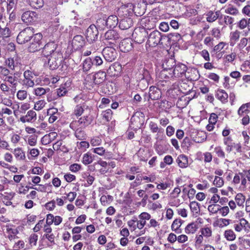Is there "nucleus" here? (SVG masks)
<instances>
[{
    "label": "nucleus",
    "mask_w": 250,
    "mask_h": 250,
    "mask_svg": "<svg viewBox=\"0 0 250 250\" xmlns=\"http://www.w3.org/2000/svg\"><path fill=\"white\" fill-rule=\"evenodd\" d=\"M168 37L169 39L173 42H177L181 39V35L178 33H170Z\"/></svg>",
    "instance_id": "47"
},
{
    "label": "nucleus",
    "mask_w": 250,
    "mask_h": 250,
    "mask_svg": "<svg viewBox=\"0 0 250 250\" xmlns=\"http://www.w3.org/2000/svg\"><path fill=\"white\" fill-rule=\"evenodd\" d=\"M83 128L77 127L76 129H72L75 131V136L79 140H84L85 138L86 134L83 130Z\"/></svg>",
    "instance_id": "32"
},
{
    "label": "nucleus",
    "mask_w": 250,
    "mask_h": 250,
    "mask_svg": "<svg viewBox=\"0 0 250 250\" xmlns=\"http://www.w3.org/2000/svg\"><path fill=\"white\" fill-rule=\"evenodd\" d=\"M93 63L91 58H86L83 62V69L85 72L88 71L92 67Z\"/></svg>",
    "instance_id": "36"
},
{
    "label": "nucleus",
    "mask_w": 250,
    "mask_h": 250,
    "mask_svg": "<svg viewBox=\"0 0 250 250\" xmlns=\"http://www.w3.org/2000/svg\"><path fill=\"white\" fill-rule=\"evenodd\" d=\"M247 26V20L245 19H242L237 23V27L240 29H244Z\"/></svg>",
    "instance_id": "61"
},
{
    "label": "nucleus",
    "mask_w": 250,
    "mask_h": 250,
    "mask_svg": "<svg viewBox=\"0 0 250 250\" xmlns=\"http://www.w3.org/2000/svg\"><path fill=\"white\" fill-rule=\"evenodd\" d=\"M119 48L123 52H127L131 50L133 46L131 39L126 38L122 40L120 43Z\"/></svg>",
    "instance_id": "19"
},
{
    "label": "nucleus",
    "mask_w": 250,
    "mask_h": 250,
    "mask_svg": "<svg viewBox=\"0 0 250 250\" xmlns=\"http://www.w3.org/2000/svg\"><path fill=\"white\" fill-rule=\"evenodd\" d=\"M21 73L19 72L11 73L8 77L3 78V81L8 82L10 84V86L16 90V87L18 85V78L21 77Z\"/></svg>",
    "instance_id": "14"
},
{
    "label": "nucleus",
    "mask_w": 250,
    "mask_h": 250,
    "mask_svg": "<svg viewBox=\"0 0 250 250\" xmlns=\"http://www.w3.org/2000/svg\"><path fill=\"white\" fill-rule=\"evenodd\" d=\"M0 73L3 76V79L10 75V70L3 66H0Z\"/></svg>",
    "instance_id": "53"
},
{
    "label": "nucleus",
    "mask_w": 250,
    "mask_h": 250,
    "mask_svg": "<svg viewBox=\"0 0 250 250\" xmlns=\"http://www.w3.org/2000/svg\"><path fill=\"white\" fill-rule=\"evenodd\" d=\"M91 122V120L88 116H83L80 118L78 121H72L70 124V127L71 129H76L77 127L84 128L89 125Z\"/></svg>",
    "instance_id": "8"
},
{
    "label": "nucleus",
    "mask_w": 250,
    "mask_h": 250,
    "mask_svg": "<svg viewBox=\"0 0 250 250\" xmlns=\"http://www.w3.org/2000/svg\"><path fill=\"white\" fill-rule=\"evenodd\" d=\"M215 97L222 103L228 102V94L224 90L218 89L216 92Z\"/></svg>",
    "instance_id": "27"
},
{
    "label": "nucleus",
    "mask_w": 250,
    "mask_h": 250,
    "mask_svg": "<svg viewBox=\"0 0 250 250\" xmlns=\"http://www.w3.org/2000/svg\"><path fill=\"white\" fill-rule=\"evenodd\" d=\"M85 43L84 39L82 35H76L72 41V45L75 50L80 49Z\"/></svg>",
    "instance_id": "18"
},
{
    "label": "nucleus",
    "mask_w": 250,
    "mask_h": 250,
    "mask_svg": "<svg viewBox=\"0 0 250 250\" xmlns=\"http://www.w3.org/2000/svg\"><path fill=\"white\" fill-rule=\"evenodd\" d=\"M106 73L102 71H100L93 75L90 76L92 77L93 83L95 84H99L104 81L106 78Z\"/></svg>",
    "instance_id": "20"
},
{
    "label": "nucleus",
    "mask_w": 250,
    "mask_h": 250,
    "mask_svg": "<svg viewBox=\"0 0 250 250\" xmlns=\"http://www.w3.org/2000/svg\"><path fill=\"white\" fill-rule=\"evenodd\" d=\"M106 21V27L107 28H114L119 23L118 18L117 16L112 15L109 16L107 19Z\"/></svg>",
    "instance_id": "24"
},
{
    "label": "nucleus",
    "mask_w": 250,
    "mask_h": 250,
    "mask_svg": "<svg viewBox=\"0 0 250 250\" xmlns=\"http://www.w3.org/2000/svg\"><path fill=\"white\" fill-rule=\"evenodd\" d=\"M222 18V15L220 10L216 12L209 11L206 14V20L208 22H213L217 19H220Z\"/></svg>",
    "instance_id": "17"
},
{
    "label": "nucleus",
    "mask_w": 250,
    "mask_h": 250,
    "mask_svg": "<svg viewBox=\"0 0 250 250\" xmlns=\"http://www.w3.org/2000/svg\"><path fill=\"white\" fill-rule=\"evenodd\" d=\"M198 229V225L194 222L188 224L185 229V233L187 234H194Z\"/></svg>",
    "instance_id": "31"
},
{
    "label": "nucleus",
    "mask_w": 250,
    "mask_h": 250,
    "mask_svg": "<svg viewBox=\"0 0 250 250\" xmlns=\"http://www.w3.org/2000/svg\"><path fill=\"white\" fill-rule=\"evenodd\" d=\"M224 23L226 25H229L230 28L232 27V23L234 21V19L229 16H225L224 18Z\"/></svg>",
    "instance_id": "54"
},
{
    "label": "nucleus",
    "mask_w": 250,
    "mask_h": 250,
    "mask_svg": "<svg viewBox=\"0 0 250 250\" xmlns=\"http://www.w3.org/2000/svg\"><path fill=\"white\" fill-rule=\"evenodd\" d=\"M93 161V158L92 154L90 153H86L83 155V163L85 165L91 164Z\"/></svg>",
    "instance_id": "41"
},
{
    "label": "nucleus",
    "mask_w": 250,
    "mask_h": 250,
    "mask_svg": "<svg viewBox=\"0 0 250 250\" xmlns=\"http://www.w3.org/2000/svg\"><path fill=\"white\" fill-rule=\"evenodd\" d=\"M224 236L228 241H233L236 238V235L231 229H228L225 231Z\"/></svg>",
    "instance_id": "40"
},
{
    "label": "nucleus",
    "mask_w": 250,
    "mask_h": 250,
    "mask_svg": "<svg viewBox=\"0 0 250 250\" xmlns=\"http://www.w3.org/2000/svg\"><path fill=\"white\" fill-rule=\"evenodd\" d=\"M67 92L66 88L63 85H61L60 88L57 89V95L59 97L64 96Z\"/></svg>",
    "instance_id": "55"
},
{
    "label": "nucleus",
    "mask_w": 250,
    "mask_h": 250,
    "mask_svg": "<svg viewBox=\"0 0 250 250\" xmlns=\"http://www.w3.org/2000/svg\"><path fill=\"white\" fill-rule=\"evenodd\" d=\"M147 38V44L150 47H155L163 43L161 42L163 38V35L158 30L151 32L148 35Z\"/></svg>",
    "instance_id": "3"
},
{
    "label": "nucleus",
    "mask_w": 250,
    "mask_h": 250,
    "mask_svg": "<svg viewBox=\"0 0 250 250\" xmlns=\"http://www.w3.org/2000/svg\"><path fill=\"white\" fill-rule=\"evenodd\" d=\"M83 108L82 105H77L75 108L74 114L77 116H80L83 113Z\"/></svg>",
    "instance_id": "62"
},
{
    "label": "nucleus",
    "mask_w": 250,
    "mask_h": 250,
    "mask_svg": "<svg viewBox=\"0 0 250 250\" xmlns=\"http://www.w3.org/2000/svg\"><path fill=\"white\" fill-rule=\"evenodd\" d=\"M161 97V91L160 89L155 86L149 87V97L152 100H157Z\"/></svg>",
    "instance_id": "21"
},
{
    "label": "nucleus",
    "mask_w": 250,
    "mask_h": 250,
    "mask_svg": "<svg viewBox=\"0 0 250 250\" xmlns=\"http://www.w3.org/2000/svg\"><path fill=\"white\" fill-rule=\"evenodd\" d=\"M35 75L33 72L27 70L23 73L24 79L22 81V84L25 87H32L35 83L34 82Z\"/></svg>",
    "instance_id": "9"
},
{
    "label": "nucleus",
    "mask_w": 250,
    "mask_h": 250,
    "mask_svg": "<svg viewBox=\"0 0 250 250\" xmlns=\"http://www.w3.org/2000/svg\"><path fill=\"white\" fill-rule=\"evenodd\" d=\"M34 29L28 27L21 30L17 37V41L19 44H23L28 42L34 36Z\"/></svg>",
    "instance_id": "2"
},
{
    "label": "nucleus",
    "mask_w": 250,
    "mask_h": 250,
    "mask_svg": "<svg viewBox=\"0 0 250 250\" xmlns=\"http://www.w3.org/2000/svg\"><path fill=\"white\" fill-rule=\"evenodd\" d=\"M144 24V26L143 28L146 30L153 29L156 26L155 19L153 18H147L145 20Z\"/></svg>",
    "instance_id": "29"
},
{
    "label": "nucleus",
    "mask_w": 250,
    "mask_h": 250,
    "mask_svg": "<svg viewBox=\"0 0 250 250\" xmlns=\"http://www.w3.org/2000/svg\"><path fill=\"white\" fill-rule=\"evenodd\" d=\"M172 71H169V70L164 69L161 71L160 75L162 79H167L169 78L174 77L173 75H171V73Z\"/></svg>",
    "instance_id": "45"
},
{
    "label": "nucleus",
    "mask_w": 250,
    "mask_h": 250,
    "mask_svg": "<svg viewBox=\"0 0 250 250\" xmlns=\"http://www.w3.org/2000/svg\"><path fill=\"white\" fill-rule=\"evenodd\" d=\"M176 162L178 166L181 168H185L188 166V158L184 155H180L178 157Z\"/></svg>",
    "instance_id": "30"
},
{
    "label": "nucleus",
    "mask_w": 250,
    "mask_h": 250,
    "mask_svg": "<svg viewBox=\"0 0 250 250\" xmlns=\"http://www.w3.org/2000/svg\"><path fill=\"white\" fill-rule=\"evenodd\" d=\"M201 234L205 237H209L212 235V230L211 228L206 227L202 228L201 229Z\"/></svg>",
    "instance_id": "48"
},
{
    "label": "nucleus",
    "mask_w": 250,
    "mask_h": 250,
    "mask_svg": "<svg viewBox=\"0 0 250 250\" xmlns=\"http://www.w3.org/2000/svg\"><path fill=\"white\" fill-rule=\"evenodd\" d=\"M57 44L54 42L47 43L43 47L42 51V54L43 56L47 57L54 54L55 52H61L57 50Z\"/></svg>",
    "instance_id": "10"
},
{
    "label": "nucleus",
    "mask_w": 250,
    "mask_h": 250,
    "mask_svg": "<svg viewBox=\"0 0 250 250\" xmlns=\"http://www.w3.org/2000/svg\"><path fill=\"white\" fill-rule=\"evenodd\" d=\"M214 152L218 157L221 159H224L225 158V153L221 146H216L214 148Z\"/></svg>",
    "instance_id": "43"
},
{
    "label": "nucleus",
    "mask_w": 250,
    "mask_h": 250,
    "mask_svg": "<svg viewBox=\"0 0 250 250\" xmlns=\"http://www.w3.org/2000/svg\"><path fill=\"white\" fill-rule=\"evenodd\" d=\"M5 63L8 68L12 70H15V68L18 66V62L16 60L12 58L6 59Z\"/></svg>",
    "instance_id": "33"
},
{
    "label": "nucleus",
    "mask_w": 250,
    "mask_h": 250,
    "mask_svg": "<svg viewBox=\"0 0 250 250\" xmlns=\"http://www.w3.org/2000/svg\"><path fill=\"white\" fill-rule=\"evenodd\" d=\"M38 239V236L37 234L33 233L32 234L29 239V243L31 245L36 246L37 242Z\"/></svg>",
    "instance_id": "57"
},
{
    "label": "nucleus",
    "mask_w": 250,
    "mask_h": 250,
    "mask_svg": "<svg viewBox=\"0 0 250 250\" xmlns=\"http://www.w3.org/2000/svg\"><path fill=\"white\" fill-rule=\"evenodd\" d=\"M248 39L246 38H242L237 45L238 48L241 50L243 49L248 44Z\"/></svg>",
    "instance_id": "58"
},
{
    "label": "nucleus",
    "mask_w": 250,
    "mask_h": 250,
    "mask_svg": "<svg viewBox=\"0 0 250 250\" xmlns=\"http://www.w3.org/2000/svg\"><path fill=\"white\" fill-rule=\"evenodd\" d=\"M28 144L31 146H34L37 144V137L34 135L30 136L27 140Z\"/></svg>",
    "instance_id": "64"
},
{
    "label": "nucleus",
    "mask_w": 250,
    "mask_h": 250,
    "mask_svg": "<svg viewBox=\"0 0 250 250\" xmlns=\"http://www.w3.org/2000/svg\"><path fill=\"white\" fill-rule=\"evenodd\" d=\"M92 62L93 64L99 66L102 64L103 61L102 59V58L100 56H95L93 59H92Z\"/></svg>",
    "instance_id": "63"
},
{
    "label": "nucleus",
    "mask_w": 250,
    "mask_h": 250,
    "mask_svg": "<svg viewBox=\"0 0 250 250\" xmlns=\"http://www.w3.org/2000/svg\"><path fill=\"white\" fill-rule=\"evenodd\" d=\"M149 127L151 131L153 133H156L159 131L157 124L153 122H150L149 124Z\"/></svg>",
    "instance_id": "59"
},
{
    "label": "nucleus",
    "mask_w": 250,
    "mask_h": 250,
    "mask_svg": "<svg viewBox=\"0 0 250 250\" xmlns=\"http://www.w3.org/2000/svg\"><path fill=\"white\" fill-rule=\"evenodd\" d=\"M14 154L18 160H24L25 158V153L22 150L21 148L18 147L14 149Z\"/></svg>",
    "instance_id": "35"
},
{
    "label": "nucleus",
    "mask_w": 250,
    "mask_h": 250,
    "mask_svg": "<svg viewBox=\"0 0 250 250\" xmlns=\"http://www.w3.org/2000/svg\"><path fill=\"white\" fill-rule=\"evenodd\" d=\"M104 38L105 43L115 44L119 40V35L116 31L110 30L104 34Z\"/></svg>",
    "instance_id": "13"
},
{
    "label": "nucleus",
    "mask_w": 250,
    "mask_h": 250,
    "mask_svg": "<svg viewBox=\"0 0 250 250\" xmlns=\"http://www.w3.org/2000/svg\"><path fill=\"white\" fill-rule=\"evenodd\" d=\"M28 50L30 52L39 51L43 45L42 35L41 33L34 34L30 40Z\"/></svg>",
    "instance_id": "1"
},
{
    "label": "nucleus",
    "mask_w": 250,
    "mask_h": 250,
    "mask_svg": "<svg viewBox=\"0 0 250 250\" xmlns=\"http://www.w3.org/2000/svg\"><path fill=\"white\" fill-rule=\"evenodd\" d=\"M2 36H0V42L4 38H8L10 36V30L8 27L2 28L0 32Z\"/></svg>",
    "instance_id": "52"
},
{
    "label": "nucleus",
    "mask_w": 250,
    "mask_h": 250,
    "mask_svg": "<svg viewBox=\"0 0 250 250\" xmlns=\"http://www.w3.org/2000/svg\"><path fill=\"white\" fill-rule=\"evenodd\" d=\"M187 70V67L186 65L179 63L176 65L171 75H173L174 77H181L186 73Z\"/></svg>",
    "instance_id": "16"
},
{
    "label": "nucleus",
    "mask_w": 250,
    "mask_h": 250,
    "mask_svg": "<svg viewBox=\"0 0 250 250\" xmlns=\"http://www.w3.org/2000/svg\"><path fill=\"white\" fill-rule=\"evenodd\" d=\"M224 144L226 146V150L228 153H230L233 150H235L237 153L242 152V146L240 143L232 142L230 137H226L223 140Z\"/></svg>",
    "instance_id": "7"
},
{
    "label": "nucleus",
    "mask_w": 250,
    "mask_h": 250,
    "mask_svg": "<svg viewBox=\"0 0 250 250\" xmlns=\"http://www.w3.org/2000/svg\"><path fill=\"white\" fill-rule=\"evenodd\" d=\"M47 114L50 115L48 119L49 123H53L56 121L60 116V113L58 111V109L56 108H52L48 109Z\"/></svg>",
    "instance_id": "25"
},
{
    "label": "nucleus",
    "mask_w": 250,
    "mask_h": 250,
    "mask_svg": "<svg viewBox=\"0 0 250 250\" xmlns=\"http://www.w3.org/2000/svg\"><path fill=\"white\" fill-rule=\"evenodd\" d=\"M213 184L217 187L220 188L224 185V181L222 178L215 176L213 181Z\"/></svg>",
    "instance_id": "56"
},
{
    "label": "nucleus",
    "mask_w": 250,
    "mask_h": 250,
    "mask_svg": "<svg viewBox=\"0 0 250 250\" xmlns=\"http://www.w3.org/2000/svg\"><path fill=\"white\" fill-rule=\"evenodd\" d=\"M97 26L101 29H104L106 27V21L104 18H99L96 21Z\"/></svg>",
    "instance_id": "46"
},
{
    "label": "nucleus",
    "mask_w": 250,
    "mask_h": 250,
    "mask_svg": "<svg viewBox=\"0 0 250 250\" xmlns=\"http://www.w3.org/2000/svg\"><path fill=\"white\" fill-rule=\"evenodd\" d=\"M119 27L121 30H127L133 25V21L130 18H125L119 21Z\"/></svg>",
    "instance_id": "23"
},
{
    "label": "nucleus",
    "mask_w": 250,
    "mask_h": 250,
    "mask_svg": "<svg viewBox=\"0 0 250 250\" xmlns=\"http://www.w3.org/2000/svg\"><path fill=\"white\" fill-rule=\"evenodd\" d=\"M31 6L35 8H39L43 6V0H27Z\"/></svg>",
    "instance_id": "38"
},
{
    "label": "nucleus",
    "mask_w": 250,
    "mask_h": 250,
    "mask_svg": "<svg viewBox=\"0 0 250 250\" xmlns=\"http://www.w3.org/2000/svg\"><path fill=\"white\" fill-rule=\"evenodd\" d=\"M148 33L145 28L139 27L136 28L132 33V37L135 42L138 43H142L147 37Z\"/></svg>",
    "instance_id": "5"
},
{
    "label": "nucleus",
    "mask_w": 250,
    "mask_h": 250,
    "mask_svg": "<svg viewBox=\"0 0 250 250\" xmlns=\"http://www.w3.org/2000/svg\"><path fill=\"white\" fill-rule=\"evenodd\" d=\"M46 104L44 100H40L35 104L34 109L36 110H40L42 109Z\"/></svg>",
    "instance_id": "51"
},
{
    "label": "nucleus",
    "mask_w": 250,
    "mask_h": 250,
    "mask_svg": "<svg viewBox=\"0 0 250 250\" xmlns=\"http://www.w3.org/2000/svg\"><path fill=\"white\" fill-rule=\"evenodd\" d=\"M17 97L20 100H24L27 97V92L25 90H20L17 93Z\"/></svg>",
    "instance_id": "49"
},
{
    "label": "nucleus",
    "mask_w": 250,
    "mask_h": 250,
    "mask_svg": "<svg viewBox=\"0 0 250 250\" xmlns=\"http://www.w3.org/2000/svg\"><path fill=\"white\" fill-rule=\"evenodd\" d=\"M241 32L238 30H236L234 31L231 32L230 33L229 39H230V45L231 46H234L236 42L238 41L240 38Z\"/></svg>",
    "instance_id": "28"
},
{
    "label": "nucleus",
    "mask_w": 250,
    "mask_h": 250,
    "mask_svg": "<svg viewBox=\"0 0 250 250\" xmlns=\"http://www.w3.org/2000/svg\"><path fill=\"white\" fill-rule=\"evenodd\" d=\"M66 196L62 197L63 199L65 200L67 199L70 202H72L75 199L77 193L75 192H70L67 194H65Z\"/></svg>",
    "instance_id": "50"
},
{
    "label": "nucleus",
    "mask_w": 250,
    "mask_h": 250,
    "mask_svg": "<svg viewBox=\"0 0 250 250\" xmlns=\"http://www.w3.org/2000/svg\"><path fill=\"white\" fill-rule=\"evenodd\" d=\"M62 142L61 141H59L56 142L53 145V148L54 150H61L63 151V147L64 146H62Z\"/></svg>",
    "instance_id": "60"
},
{
    "label": "nucleus",
    "mask_w": 250,
    "mask_h": 250,
    "mask_svg": "<svg viewBox=\"0 0 250 250\" xmlns=\"http://www.w3.org/2000/svg\"><path fill=\"white\" fill-rule=\"evenodd\" d=\"M62 60V54L61 52H55L48 61L50 69L52 70L57 69L61 64Z\"/></svg>",
    "instance_id": "4"
},
{
    "label": "nucleus",
    "mask_w": 250,
    "mask_h": 250,
    "mask_svg": "<svg viewBox=\"0 0 250 250\" xmlns=\"http://www.w3.org/2000/svg\"><path fill=\"white\" fill-rule=\"evenodd\" d=\"M49 90V88H44L42 87H38L34 89V94L37 96H41L45 95Z\"/></svg>",
    "instance_id": "37"
},
{
    "label": "nucleus",
    "mask_w": 250,
    "mask_h": 250,
    "mask_svg": "<svg viewBox=\"0 0 250 250\" xmlns=\"http://www.w3.org/2000/svg\"><path fill=\"white\" fill-rule=\"evenodd\" d=\"M98 34L97 27L94 24H91L87 29L85 36L87 41L92 42L97 39Z\"/></svg>",
    "instance_id": "12"
},
{
    "label": "nucleus",
    "mask_w": 250,
    "mask_h": 250,
    "mask_svg": "<svg viewBox=\"0 0 250 250\" xmlns=\"http://www.w3.org/2000/svg\"><path fill=\"white\" fill-rule=\"evenodd\" d=\"M235 200L238 206H243L245 201V196L242 193H238L235 196Z\"/></svg>",
    "instance_id": "42"
},
{
    "label": "nucleus",
    "mask_w": 250,
    "mask_h": 250,
    "mask_svg": "<svg viewBox=\"0 0 250 250\" xmlns=\"http://www.w3.org/2000/svg\"><path fill=\"white\" fill-rule=\"evenodd\" d=\"M36 119V113L32 110L28 111L26 115L23 116L20 118V121L23 123L25 122H33Z\"/></svg>",
    "instance_id": "22"
},
{
    "label": "nucleus",
    "mask_w": 250,
    "mask_h": 250,
    "mask_svg": "<svg viewBox=\"0 0 250 250\" xmlns=\"http://www.w3.org/2000/svg\"><path fill=\"white\" fill-rule=\"evenodd\" d=\"M103 119L106 122H109L112 117V111L110 109L103 111L101 114Z\"/></svg>",
    "instance_id": "39"
},
{
    "label": "nucleus",
    "mask_w": 250,
    "mask_h": 250,
    "mask_svg": "<svg viewBox=\"0 0 250 250\" xmlns=\"http://www.w3.org/2000/svg\"><path fill=\"white\" fill-rule=\"evenodd\" d=\"M183 222V221H182L181 219H176L174 220L171 225V229L176 233H180V232L179 231V229L181 226Z\"/></svg>",
    "instance_id": "34"
},
{
    "label": "nucleus",
    "mask_w": 250,
    "mask_h": 250,
    "mask_svg": "<svg viewBox=\"0 0 250 250\" xmlns=\"http://www.w3.org/2000/svg\"><path fill=\"white\" fill-rule=\"evenodd\" d=\"M102 54L104 59L107 62H112L117 58L118 53L113 47H104L102 51Z\"/></svg>",
    "instance_id": "11"
},
{
    "label": "nucleus",
    "mask_w": 250,
    "mask_h": 250,
    "mask_svg": "<svg viewBox=\"0 0 250 250\" xmlns=\"http://www.w3.org/2000/svg\"><path fill=\"white\" fill-rule=\"evenodd\" d=\"M176 66L175 60L173 58H169L166 59L162 64V67L164 69L172 71L173 68Z\"/></svg>",
    "instance_id": "26"
},
{
    "label": "nucleus",
    "mask_w": 250,
    "mask_h": 250,
    "mask_svg": "<svg viewBox=\"0 0 250 250\" xmlns=\"http://www.w3.org/2000/svg\"><path fill=\"white\" fill-rule=\"evenodd\" d=\"M220 205L218 204H211L208 206V211L211 214H215L219 211Z\"/></svg>",
    "instance_id": "44"
},
{
    "label": "nucleus",
    "mask_w": 250,
    "mask_h": 250,
    "mask_svg": "<svg viewBox=\"0 0 250 250\" xmlns=\"http://www.w3.org/2000/svg\"><path fill=\"white\" fill-rule=\"evenodd\" d=\"M37 14L35 12L27 11L21 15V20L25 23H30L35 21L37 19Z\"/></svg>",
    "instance_id": "15"
},
{
    "label": "nucleus",
    "mask_w": 250,
    "mask_h": 250,
    "mask_svg": "<svg viewBox=\"0 0 250 250\" xmlns=\"http://www.w3.org/2000/svg\"><path fill=\"white\" fill-rule=\"evenodd\" d=\"M144 121L143 114L141 112L136 113L131 118L130 126L134 129L137 130L143 125Z\"/></svg>",
    "instance_id": "6"
}]
</instances>
